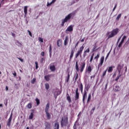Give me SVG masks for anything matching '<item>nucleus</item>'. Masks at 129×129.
<instances>
[{
	"mask_svg": "<svg viewBox=\"0 0 129 129\" xmlns=\"http://www.w3.org/2000/svg\"><path fill=\"white\" fill-rule=\"evenodd\" d=\"M24 15L26 17V16L28 15V6L24 7Z\"/></svg>",
	"mask_w": 129,
	"mask_h": 129,
	"instance_id": "15",
	"label": "nucleus"
},
{
	"mask_svg": "<svg viewBox=\"0 0 129 129\" xmlns=\"http://www.w3.org/2000/svg\"><path fill=\"white\" fill-rule=\"evenodd\" d=\"M78 77H79L78 74H76V78H75V82H76V81H77V78H78Z\"/></svg>",
	"mask_w": 129,
	"mask_h": 129,
	"instance_id": "50",
	"label": "nucleus"
},
{
	"mask_svg": "<svg viewBox=\"0 0 129 129\" xmlns=\"http://www.w3.org/2000/svg\"><path fill=\"white\" fill-rule=\"evenodd\" d=\"M38 40L40 42H41V43H43L44 42V41L43 40V38L41 37H39Z\"/></svg>",
	"mask_w": 129,
	"mask_h": 129,
	"instance_id": "46",
	"label": "nucleus"
},
{
	"mask_svg": "<svg viewBox=\"0 0 129 129\" xmlns=\"http://www.w3.org/2000/svg\"><path fill=\"white\" fill-rule=\"evenodd\" d=\"M68 44V36H66L64 41V46L67 45Z\"/></svg>",
	"mask_w": 129,
	"mask_h": 129,
	"instance_id": "19",
	"label": "nucleus"
},
{
	"mask_svg": "<svg viewBox=\"0 0 129 129\" xmlns=\"http://www.w3.org/2000/svg\"><path fill=\"white\" fill-rule=\"evenodd\" d=\"M96 48H97V46H96V44H95V45H94V46L93 47V48L92 49V52H94V51H95Z\"/></svg>",
	"mask_w": 129,
	"mask_h": 129,
	"instance_id": "41",
	"label": "nucleus"
},
{
	"mask_svg": "<svg viewBox=\"0 0 129 129\" xmlns=\"http://www.w3.org/2000/svg\"><path fill=\"white\" fill-rule=\"evenodd\" d=\"M51 5H52V4H51V2L49 4L47 3V7H49V6H51Z\"/></svg>",
	"mask_w": 129,
	"mask_h": 129,
	"instance_id": "64",
	"label": "nucleus"
},
{
	"mask_svg": "<svg viewBox=\"0 0 129 129\" xmlns=\"http://www.w3.org/2000/svg\"><path fill=\"white\" fill-rule=\"evenodd\" d=\"M78 44H79V41H78L77 43H76V46H75V48H76V47L77 46H78Z\"/></svg>",
	"mask_w": 129,
	"mask_h": 129,
	"instance_id": "60",
	"label": "nucleus"
},
{
	"mask_svg": "<svg viewBox=\"0 0 129 129\" xmlns=\"http://www.w3.org/2000/svg\"><path fill=\"white\" fill-rule=\"evenodd\" d=\"M125 39H126V36L125 35H124L123 38H122L121 42H124V40H125Z\"/></svg>",
	"mask_w": 129,
	"mask_h": 129,
	"instance_id": "40",
	"label": "nucleus"
},
{
	"mask_svg": "<svg viewBox=\"0 0 129 129\" xmlns=\"http://www.w3.org/2000/svg\"><path fill=\"white\" fill-rule=\"evenodd\" d=\"M35 101L37 103V105H39V104H40V100L37 98H36Z\"/></svg>",
	"mask_w": 129,
	"mask_h": 129,
	"instance_id": "37",
	"label": "nucleus"
},
{
	"mask_svg": "<svg viewBox=\"0 0 129 129\" xmlns=\"http://www.w3.org/2000/svg\"><path fill=\"white\" fill-rule=\"evenodd\" d=\"M120 39H121V36L118 38V41L117 42V44H118L119 41H120Z\"/></svg>",
	"mask_w": 129,
	"mask_h": 129,
	"instance_id": "54",
	"label": "nucleus"
},
{
	"mask_svg": "<svg viewBox=\"0 0 129 129\" xmlns=\"http://www.w3.org/2000/svg\"><path fill=\"white\" fill-rule=\"evenodd\" d=\"M107 85H108V83H107L105 85V89H106L107 88Z\"/></svg>",
	"mask_w": 129,
	"mask_h": 129,
	"instance_id": "57",
	"label": "nucleus"
},
{
	"mask_svg": "<svg viewBox=\"0 0 129 129\" xmlns=\"http://www.w3.org/2000/svg\"><path fill=\"white\" fill-rule=\"evenodd\" d=\"M45 87L47 89V90H48V89H49V88H50V85H49V84L46 83L45 84Z\"/></svg>",
	"mask_w": 129,
	"mask_h": 129,
	"instance_id": "34",
	"label": "nucleus"
},
{
	"mask_svg": "<svg viewBox=\"0 0 129 129\" xmlns=\"http://www.w3.org/2000/svg\"><path fill=\"white\" fill-rule=\"evenodd\" d=\"M6 91H8V90H9V87L8 86H6Z\"/></svg>",
	"mask_w": 129,
	"mask_h": 129,
	"instance_id": "62",
	"label": "nucleus"
},
{
	"mask_svg": "<svg viewBox=\"0 0 129 129\" xmlns=\"http://www.w3.org/2000/svg\"><path fill=\"white\" fill-rule=\"evenodd\" d=\"M12 35L13 36V37H15L16 36V34H15V33H12Z\"/></svg>",
	"mask_w": 129,
	"mask_h": 129,
	"instance_id": "63",
	"label": "nucleus"
},
{
	"mask_svg": "<svg viewBox=\"0 0 129 129\" xmlns=\"http://www.w3.org/2000/svg\"><path fill=\"white\" fill-rule=\"evenodd\" d=\"M90 99H91V94H89L88 95V99H87V103H89V102L90 101Z\"/></svg>",
	"mask_w": 129,
	"mask_h": 129,
	"instance_id": "27",
	"label": "nucleus"
},
{
	"mask_svg": "<svg viewBox=\"0 0 129 129\" xmlns=\"http://www.w3.org/2000/svg\"><path fill=\"white\" fill-rule=\"evenodd\" d=\"M14 77H16V76H17V73H16V72H14V73H13Z\"/></svg>",
	"mask_w": 129,
	"mask_h": 129,
	"instance_id": "56",
	"label": "nucleus"
},
{
	"mask_svg": "<svg viewBox=\"0 0 129 129\" xmlns=\"http://www.w3.org/2000/svg\"><path fill=\"white\" fill-rule=\"evenodd\" d=\"M18 59H19V60H20V61H21V62H24V59H23L20 57H18Z\"/></svg>",
	"mask_w": 129,
	"mask_h": 129,
	"instance_id": "52",
	"label": "nucleus"
},
{
	"mask_svg": "<svg viewBox=\"0 0 129 129\" xmlns=\"http://www.w3.org/2000/svg\"><path fill=\"white\" fill-rule=\"evenodd\" d=\"M49 108H50V103H48L46 105L45 111L47 119H51V114L49 113Z\"/></svg>",
	"mask_w": 129,
	"mask_h": 129,
	"instance_id": "3",
	"label": "nucleus"
},
{
	"mask_svg": "<svg viewBox=\"0 0 129 129\" xmlns=\"http://www.w3.org/2000/svg\"><path fill=\"white\" fill-rule=\"evenodd\" d=\"M4 103L5 104L6 106H7V105H8V100H6Z\"/></svg>",
	"mask_w": 129,
	"mask_h": 129,
	"instance_id": "55",
	"label": "nucleus"
},
{
	"mask_svg": "<svg viewBox=\"0 0 129 129\" xmlns=\"http://www.w3.org/2000/svg\"><path fill=\"white\" fill-rule=\"evenodd\" d=\"M84 49V45H83L81 47H80L79 49L78 50L77 53L75 54V58H77L79 56H81L82 54V52H83V50Z\"/></svg>",
	"mask_w": 129,
	"mask_h": 129,
	"instance_id": "5",
	"label": "nucleus"
},
{
	"mask_svg": "<svg viewBox=\"0 0 129 129\" xmlns=\"http://www.w3.org/2000/svg\"><path fill=\"white\" fill-rule=\"evenodd\" d=\"M11 122H12L11 121H8V122H7V125L8 126H11Z\"/></svg>",
	"mask_w": 129,
	"mask_h": 129,
	"instance_id": "48",
	"label": "nucleus"
},
{
	"mask_svg": "<svg viewBox=\"0 0 129 129\" xmlns=\"http://www.w3.org/2000/svg\"><path fill=\"white\" fill-rule=\"evenodd\" d=\"M84 68H85V62H83L82 65H81L80 72H83V70H84Z\"/></svg>",
	"mask_w": 129,
	"mask_h": 129,
	"instance_id": "12",
	"label": "nucleus"
},
{
	"mask_svg": "<svg viewBox=\"0 0 129 129\" xmlns=\"http://www.w3.org/2000/svg\"><path fill=\"white\" fill-rule=\"evenodd\" d=\"M94 110H95V107H93V108L92 109L91 112H94Z\"/></svg>",
	"mask_w": 129,
	"mask_h": 129,
	"instance_id": "53",
	"label": "nucleus"
},
{
	"mask_svg": "<svg viewBox=\"0 0 129 129\" xmlns=\"http://www.w3.org/2000/svg\"><path fill=\"white\" fill-rule=\"evenodd\" d=\"M121 76V75H119L118 76H117L115 80V81H118V80L119 79V77Z\"/></svg>",
	"mask_w": 129,
	"mask_h": 129,
	"instance_id": "39",
	"label": "nucleus"
},
{
	"mask_svg": "<svg viewBox=\"0 0 129 129\" xmlns=\"http://www.w3.org/2000/svg\"><path fill=\"white\" fill-rule=\"evenodd\" d=\"M45 129H51V124L48 122H45Z\"/></svg>",
	"mask_w": 129,
	"mask_h": 129,
	"instance_id": "10",
	"label": "nucleus"
},
{
	"mask_svg": "<svg viewBox=\"0 0 129 129\" xmlns=\"http://www.w3.org/2000/svg\"><path fill=\"white\" fill-rule=\"evenodd\" d=\"M27 32L29 33V36H30V37H32V32H31L30 30H27Z\"/></svg>",
	"mask_w": 129,
	"mask_h": 129,
	"instance_id": "51",
	"label": "nucleus"
},
{
	"mask_svg": "<svg viewBox=\"0 0 129 129\" xmlns=\"http://www.w3.org/2000/svg\"><path fill=\"white\" fill-rule=\"evenodd\" d=\"M119 32V29L116 28L114 29L111 32H108L106 35L108 37V39H110V38H113L114 36H116V34Z\"/></svg>",
	"mask_w": 129,
	"mask_h": 129,
	"instance_id": "1",
	"label": "nucleus"
},
{
	"mask_svg": "<svg viewBox=\"0 0 129 129\" xmlns=\"http://www.w3.org/2000/svg\"><path fill=\"white\" fill-rule=\"evenodd\" d=\"M90 52V50L89 49V48H88L87 49L84 51V54H83V57L84 58H85L87 56V53H89Z\"/></svg>",
	"mask_w": 129,
	"mask_h": 129,
	"instance_id": "9",
	"label": "nucleus"
},
{
	"mask_svg": "<svg viewBox=\"0 0 129 129\" xmlns=\"http://www.w3.org/2000/svg\"><path fill=\"white\" fill-rule=\"evenodd\" d=\"M79 89L77 88L75 91V101H78L79 100Z\"/></svg>",
	"mask_w": 129,
	"mask_h": 129,
	"instance_id": "6",
	"label": "nucleus"
},
{
	"mask_svg": "<svg viewBox=\"0 0 129 129\" xmlns=\"http://www.w3.org/2000/svg\"><path fill=\"white\" fill-rule=\"evenodd\" d=\"M33 117H34V113L32 112L29 116V119H33Z\"/></svg>",
	"mask_w": 129,
	"mask_h": 129,
	"instance_id": "35",
	"label": "nucleus"
},
{
	"mask_svg": "<svg viewBox=\"0 0 129 129\" xmlns=\"http://www.w3.org/2000/svg\"><path fill=\"white\" fill-rule=\"evenodd\" d=\"M94 56V53H93L91 56L90 62H92V60H93V57Z\"/></svg>",
	"mask_w": 129,
	"mask_h": 129,
	"instance_id": "38",
	"label": "nucleus"
},
{
	"mask_svg": "<svg viewBox=\"0 0 129 129\" xmlns=\"http://www.w3.org/2000/svg\"><path fill=\"white\" fill-rule=\"evenodd\" d=\"M44 61H45V58L44 57H42L41 59H40V62L43 64L44 63Z\"/></svg>",
	"mask_w": 129,
	"mask_h": 129,
	"instance_id": "43",
	"label": "nucleus"
},
{
	"mask_svg": "<svg viewBox=\"0 0 129 129\" xmlns=\"http://www.w3.org/2000/svg\"><path fill=\"white\" fill-rule=\"evenodd\" d=\"M35 69H38L39 68V66H38V62L35 61Z\"/></svg>",
	"mask_w": 129,
	"mask_h": 129,
	"instance_id": "42",
	"label": "nucleus"
},
{
	"mask_svg": "<svg viewBox=\"0 0 129 129\" xmlns=\"http://www.w3.org/2000/svg\"><path fill=\"white\" fill-rule=\"evenodd\" d=\"M55 2H56V0H52L51 2V4H54V3H55Z\"/></svg>",
	"mask_w": 129,
	"mask_h": 129,
	"instance_id": "61",
	"label": "nucleus"
},
{
	"mask_svg": "<svg viewBox=\"0 0 129 129\" xmlns=\"http://www.w3.org/2000/svg\"><path fill=\"white\" fill-rule=\"evenodd\" d=\"M73 26L70 25L68 27L66 30V32H73Z\"/></svg>",
	"mask_w": 129,
	"mask_h": 129,
	"instance_id": "11",
	"label": "nucleus"
},
{
	"mask_svg": "<svg viewBox=\"0 0 129 129\" xmlns=\"http://www.w3.org/2000/svg\"><path fill=\"white\" fill-rule=\"evenodd\" d=\"M87 71L88 73H91V71H92V68L91 66H89L87 69Z\"/></svg>",
	"mask_w": 129,
	"mask_h": 129,
	"instance_id": "18",
	"label": "nucleus"
},
{
	"mask_svg": "<svg viewBox=\"0 0 129 129\" xmlns=\"http://www.w3.org/2000/svg\"><path fill=\"white\" fill-rule=\"evenodd\" d=\"M98 58H99V54H97L95 57L94 59L95 60H98Z\"/></svg>",
	"mask_w": 129,
	"mask_h": 129,
	"instance_id": "47",
	"label": "nucleus"
},
{
	"mask_svg": "<svg viewBox=\"0 0 129 129\" xmlns=\"http://www.w3.org/2000/svg\"><path fill=\"white\" fill-rule=\"evenodd\" d=\"M13 118V113H11L10 116L9 118L8 119V121H11L12 122V119Z\"/></svg>",
	"mask_w": 129,
	"mask_h": 129,
	"instance_id": "36",
	"label": "nucleus"
},
{
	"mask_svg": "<svg viewBox=\"0 0 129 129\" xmlns=\"http://www.w3.org/2000/svg\"><path fill=\"white\" fill-rule=\"evenodd\" d=\"M74 55V50H72L71 52V55L70 56V61H71V60H72V58H73Z\"/></svg>",
	"mask_w": 129,
	"mask_h": 129,
	"instance_id": "16",
	"label": "nucleus"
},
{
	"mask_svg": "<svg viewBox=\"0 0 129 129\" xmlns=\"http://www.w3.org/2000/svg\"><path fill=\"white\" fill-rule=\"evenodd\" d=\"M4 2H5V0H2L1 2V4L4 5V4H5Z\"/></svg>",
	"mask_w": 129,
	"mask_h": 129,
	"instance_id": "59",
	"label": "nucleus"
},
{
	"mask_svg": "<svg viewBox=\"0 0 129 129\" xmlns=\"http://www.w3.org/2000/svg\"><path fill=\"white\" fill-rule=\"evenodd\" d=\"M67 99L69 102H71V98H70V96L69 95V94H67Z\"/></svg>",
	"mask_w": 129,
	"mask_h": 129,
	"instance_id": "24",
	"label": "nucleus"
},
{
	"mask_svg": "<svg viewBox=\"0 0 129 129\" xmlns=\"http://www.w3.org/2000/svg\"><path fill=\"white\" fill-rule=\"evenodd\" d=\"M76 70L78 72H79V68L78 67V62L77 61H76Z\"/></svg>",
	"mask_w": 129,
	"mask_h": 129,
	"instance_id": "29",
	"label": "nucleus"
},
{
	"mask_svg": "<svg viewBox=\"0 0 129 129\" xmlns=\"http://www.w3.org/2000/svg\"><path fill=\"white\" fill-rule=\"evenodd\" d=\"M44 79L46 81H49V80H50V75L45 76Z\"/></svg>",
	"mask_w": 129,
	"mask_h": 129,
	"instance_id": "26",
	"label": "nucleus"
},
{
	"mask_svg": "<svg viewBox=\"0 0 129 129\" xmlns=\"http://www.w3.org/2000/svg\"><path fill=\"white\" fill-rule=\"evenodd\" d=\"M40 55L42 56V57H44V56H45V52L44 51L41 52Z\"/></svg>",
	"mask_w": 129,
	"mask_h": 129,
	"instance_id": "49",
	"label": "nucleus"
},
{
	"mask_svg": "<svg viewBox=\"0 0 129 129\" xmlns=\"http://www.w3.org/2000/svg\"><path fill=\"white\" fill-rule=\"evenodd\" d=\"M36 82V78H34L31 81L32 84H35V82Z\"/></svg>",
	"mask_w": 129,
	"mask_h": 129,
	"instance_id": "33",
	"label": "nucleus"
},
{
	"mask_svg": "<svg viewBox=\"0 0 129 129\" xmlns=\"http://www.w3.org/2000/svg\"><path fill=\"white\" fill-rule=\"evenodd\" d=\"M79 90L81 92V93H83V85L82 83L80 84L79 85Z\"/></svg>",
	"mask_w": 129,
	"mask_h": 129,
	"instance_id": "13",
	"label": "nucleus"
},
{
	"mask_svg": "<svg viewBox=\"0 0 129 129\" xmlns=\"http://www.w3.org/2000/svg\"><path fill=\"white\" fill-rule=\"evenodd\" d=\"M68 123V117H64V118L62 117L60 121V125L61 127H63V126H67Z\"/></svg>",
	"mask_w": 129,
	"mask_h": 129,
	"instance_id": "4",
	"label": "nucleus"
},
{
	"mask_svg": "<svg viewBox=\"0 0 129 129\" xmlns=\"http://www.w3.org/2000/svg\"><path fill=\"white\" fill-rule=\"evenodd\" d=\"M87 97V92L86 91H84V94L83 95V102H84L85 101V99Z\"/></svg>",
	"mask_w": 129,
	"mask_h": 129,
	"instance_id": "8",
	"label": "nucleus"
},
{
	"mask_svg": "<svg viewBox=\"0 0 129 129\" xmlns=\"http://www.w3.org/2000/svg\"><path fill=\"white\" fill-rule=\"evenodd\" d=\"M113 68H114V67H109L108 69V73H111L113 71Z\"/></svg>",
	"mask_w": 129,
	"mask_h": 129,
	"instance_id": "17",
	"label": "nucleus"
},
{
	"mask_svg": "<svg viewBox=\"0 0 129 129\" xmlns=\"http://www.w3.org/2000/svg\"><path fill=\"white\" fill-rule=\"evenodd\" d=\"M120 18H121V14H119L118 15L116 18V21H119V19H120Z\"/></svg>",
	"mask_w": 129,
	"mask_h": 129,
	"instance_id": "31",
	"label": "nucleus"
},
{
	"mask_svg": "<svg viewBox=\"0 0 129 129\" xmlns=\"http://www.w3.org/2000/svg\"><path fill=\"white\" fill-rule=\"evenodd\" d=\"M104 61V56H101L100 59V63L98 65V68L99 69L101 66H102V64H103V62Z\"/></svg>",
	"mask_w": 129,
	"mask_h": 129,
	"instance_id": "7",
	"label": "nucleus"
},
{
	"mask_svg": "<svg viewBox=\"0 0 129 129\" xmlns=\"http://www.w3.org/2000/svg\"><path fill=\"white\" fill-rule=\"evenodd\" d=\"M107 71V69L103 72L102 76L104 77V76L106 74V72Z\"/></svg>",
	"mask_w": 129,
	"mask_h": 129,
	"instance_id": "44",
	"label": "nucleus"
},
{
	"mask_svg": "<svg viewBox=\"0 0 129 129\" xmlns=\"http://www.w3.org/2000/svg\"><path fill=\"white\" fill-rule=\"evenodd\" d=\"M54 129H59V123L56 122L54 123Z\"/></svg>",
	"mask_w": 129,
	"mask_h": 129,
	"instance_id": "22",
	"label": "nucleus"
},
{
	"mask_svg": "<svg viewBox=\"0 0 129 129\" xmlns=\"http://www.w3.org/2000/svg\"><path fill=\"white\" fill-rule=\"evenodd\" d=\"M121 68H122V67H121L120 64L118 65L117 69L119 73H120V70H121Z\"/></svg>",
	"mask_w": 129,
	"mask_h": 129,
	"instance_id": "23",
	"label": "nucleus"
},
{
	"mask_svg": "<svg viewBox=\"0 0 129 129\" xmlns=\"http://www.w3.org/2000/svg\"><path fill=\"white\" fill-rule=\"evenodd\" d=\"M70 79V74L69 73L68 75V77L67 79H66V82L68 83V82H69V80Z\"/></svg>",
	"mask_w": 129,
	"mask_h": 129,
	"instance_id": "28",
	"label": "nucleus"
},
{
	"mask_svg": "<svg viewBox=\"0 0 129 129\" xmlns=\"http://www.w3.org/2000/svg\"><path fill=\"white\" fill-rule=\"evenodd\" d=\"M49 55L51 56L52 55V45H49Z\"/></svg>",
	"mask_w": 129,
	"mask_h": 129,
	"instance_id": "30",
	"label": "nucleus"
},
{
	"mask_svg": "<svg viewBox=\"0 0 129 129\" xmlns=\"http://www.w3.org/2000/svg\"><path fill=\"white\" fill-rule=\"evenodd\" d=\"M32 105L33 104H32V103H29L27 105L26 107H27V108H29V109H31V108H32Z\"/></svg>",
	"mask_w": 129,
	"mask_h": 129,
	"instance_id": "25",
	"label": "nucleus"
},
{
	"mask_svg": "<svg viewBox=\"0 0 129 129\" xmlns=\"http://www.w3.org/2000/svg\"><path fill=\"white\" fill-rule=\"evenodd\" d=\"M115 91H119V90H120V88L119 87V86H116L115 87Z\"/></svg>",
	"mask_w": 129,
	"mask_h": 129,
	"instance_id": "32",
	"label": "nucleus"
},
{
	"mask_svg": "<svg viewBox=\"0 0 129 129\" xmlns=\"http://www.w3.org/2000/svg\"><path fill=\"white\" fill-rule=\"evenodd\" d=\"M49 69L51 70V71H56V67H55V66L54 65H51L49 67Z\"/></svg>",
	"mask_w": 129,
	"mask_h": 129,
	"instance_id": "14",
	"label": "nucleus"
},
{
	"mask_svg": "<svg viewBox=\"0 0 129 129\" xmlns=\"http://www.w3.org/2000/svg\"><path fill=\"white\" fill-rule=\"evenodd\" d=\"M56 44L58 47H60L61 45H62V41H61L60 39L58 40Z\"/></svg>",
	"mask_w": 129,
	"mask_h": 129,
	"instance_id": "20",
	"label": "nucleus"
},
{
	"mask_svg": "<svg viewBox=\"0 0 129 129\" xmlns=\"http://www.w3.org/2000/svg\"><path fill=\"white\" fill-rule=\"evenodd\" d=\"M90 88V86H89V85H88L87 86H85V89H84V91H88V90H89V89Z\"/></svg>",
	"mask_w": 129,
	"mask_h": 129,
	"instance_id": "21",
	"label": "nucleus"
},
{
	"mask_svg": "<svg viewBox=\"0 0 129 129\" xmlns=\"http://www.w3.org/2000/svg\"><path fill=\"white\" fill-rule=\"evenodd\" d=\"M75 15V14L73 13H70L69 15H68L64 19H62V23L60 24V26L61 27H64V24H65V23H67L68 21H69V20L71 19V17H74Z\"/></svg>",
	"mask_w": 129,
	"mask_h": 129,
	"instance_id": "2",
	"label": "nucleus"
},
{
	"mask_svg": "<svg viewBox=\"0 0 129 129\" xmlns=\"http://www.w3.org/2000/svg\"><path fill=\"white\" fill-rule=\"evenodd\" d=\"M115 76H116V73H114L113 74V75L112 77H113V78H114V77H115Z\"/></svg>",
	"mask_w": 129,
	"mask_h": 129,
	"instance_id": "58",
	"label": "nucleus"
},
{
	"mask_svg": "<svg viewBox=\"0 0 129 129\" xmlns=\"http://www.w3.org/2000/svg\"><path fill=\"white\" fill-rule=\"evenodd\" d=\"M123 42H122V41H120V42L119 43V44H118V47H119V48H120V47H121V46L122 45V43H123Z\"/></svg>",
	"mask_w": 129,
	"mask_h": 129,
	"instance_id": "45",
	"label": "nucleus"
}]
</instances>
